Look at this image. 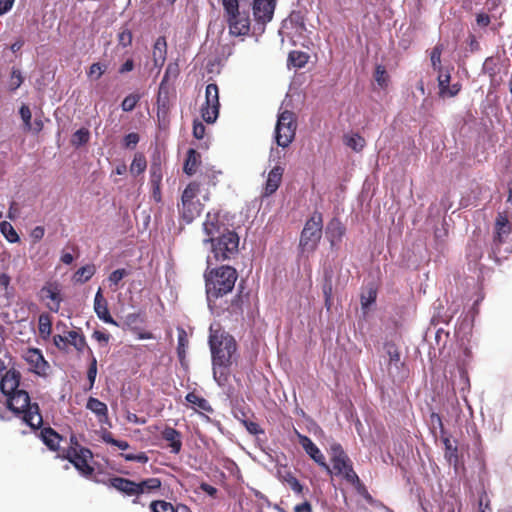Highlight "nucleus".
Listing matches in <instances>:
<instances>
[{
	"label": "nucleus",
	"instance_id": "36",
	"mask_svg": "<svg viewBox=\"0 0 512 512\" xmlns=\"http://www.w3.org/2000/svg\"><path fill=\"white\" fill-rule=\"evenodd\" d=\"M90 140V131L87 128H80L75 131L71 137L72 146L79 148L87 144Z\"/></svg>",
	"mask_w": 512,
	"mask_h": 512
},
{
	"label": "nucleus",
	"instance_id": "51",
	"mask_svg": "<svg viewBox=\"0 0 512 512\" xmlns=\"http://www.w3.org/2000/svg\"><path fill=\"white\" fill-rule=\"evenodd\" d=\"M377 291L373 288L368 289L361 295L362 308H368L372 303L376 301Z\"/></svg>",
	"mask_w": 512,
	"mask_h": 512
},
{
	"label": "nucleus",
	"instance_id": "42",
	"mask_svg": "<svg viewBox=\"0 0 512 512\" xmlns=\"http://www.w3.org/2000/svg\"><path fill=\"white\" fill-rule=\"evenodd\" d=\"M374 79L381 88H386L389 83V75L383 65H377L374 71Z\"/></svg>",
	"mask_w": 512,
	"mask_h": 512
},
{
	"label": "nucleus",
	"instance_id": "15",
	"mask_svg": "<svg viewBox=\"0 0 512 512\" xmlns=\"http://www.w3.org/2000/svg\"><path fill=\"white\" fill-rule=\"evenodd\" d=\"M24 360L29 364L30 370L37 375H45L49 367L42 352L38 348H27L23 354Z\"/></svg>",
	"mask_w": 512,
	"mask_h": 512
},
{
	"label": "nucleus",
	"instance_id": "8",
	"mask_svg": "<svg viewBox=\"0 0 512 512\" xmlns=\"http://www.w3.org/2000/svg\"><path fill=\"white\" fill-rule=\"evenodd\" d=\"M297 128L295 114L285 110L278 115L275 126V140L278 146L288 147L294 140Z\"/></svg>",
	"mask_w": 512,
	"mask_h": 512
},
{
	"label": "nucleus",
	"instance_id": "38",
	"mask_svg": "<svg viewBox=\"0 0 512 512\" xmlns=\"http://www.w3.org/2000/svg\"><path fill=\"white\" fill-rule=\"evenodd\" d=\"M163 178L160 160H153L150 165V185L161 184Z\"/></svg>",
	"mask_w": 512,
	"mask_h": 512
},
{
	"label": "nucleus",
	"instance_id": "19",
	"mask_svg": "<svg viewBox=\"0 0 512 512\" xmlns=\"http://www.w3.org/2000/svg\"><path fill=\"white\" fill-rule=\"evenodd\" d=\"M20 372L15 369H10L6 371L3 375L0 382V390L7 397L16 391H18V387L20 384Z\"/></svg>",
	"mask_w": 512,
	"mask_h": 512
},
{
	"label": "nucleus",
	"instance_id": "63",
	"mask_svg": "<svg viewBox=\"0 0 512 512\" xmlns=\"http://www.w3.org/2000/svg\"><path fill=\"white\" fill-rule=\"evenodd\" d=\"M206 128L202 122L194 121L193 136L197 139H202L205 135Z\"/></svg>",
	"mask_w": 512,
	"mask_h": 512
},
{
	"label": "nucleus",
	"instance_id": "20",
	"mask_svg": "<svg viewBox=\"0 0 512 512\" xmlns=\"http://www.w3.org/2000/svg\"><path fill=\"white\" fill-rule=\"evenodd\" d=\"M107 485L127 496H137V482L123 477H111Z\"/></svg>",
	"mask_w": 512,
	"mask_h": 512
},
{
	"label": "nucleus",
	"instance_id": "48",
	"mask_svg": "<svg viewBox=\"0 0 512 512\" xmlns=\"http://www.w3.org/2000/svg\"><path fill=\"white\" fill-rule=\"evenodd\" d=\"M87 348H88L90 354L93 355L92 350L89 347H87ZM96 376H97V360L94 356H92V359H91V362H90V365H89V368L87 371V378H88V381L90 384L89 389H91L94 386Z\"/></svg>",
	"mask_w": 512,
	"mask_h": 512
},
{
	"label": "nucleus",
	"instance_id": "12",
	"mask_svg": "<svg viewBox=\"0 0 512 512\" xmlns=\"http://www.w3.org/2000/svg\"><path fill=\"white\" fill-rule=\"evenodd\" d=\"M203 231L207 238L203 240V242L210 243L213 241V239L219 237L222 234H225L226 232L230 231V229L227 228L225 223L220 221V217L218 213H207L206 219L203 222Z\"/></svg>",
	"mask_w": 512,
	"mask_h": 512
},
{
	"label": "nucleus",
	"instance_id": "60",
	"mask_svg": "<svg viewBox=\"0 0 512 512\" xmlns=\"http://www.w3.org/2000/svg\"><path fill=\"white\" fill-rule=\"evenodd\" d=\"M68 337L62 335H54L53 343L61 351H67L68 349Z\"/></svg>",
	"mask_w": 512,
	"mask_h": 512
},
{
	"label": "nucleus",
	"instance_id": "44",
	"mask_svg": "<svg viewBox=\"0 0 512 512\" xmlns=\"http://www.w3.org/2000/svg\"><path fill=\"white\" fill-rule=\"evenodd\" d=\"M443 51V45L437 44L431 51L430 59L431 64L434 70H437L438 72L442 71L441 67V54Z\"/></svg>",
	"mask_w": 512,
	"mask_h": 512
},
{
	"label": "nucleus",
	"instance_id": "62",
	"mask_svg": "<svg viewBox=\"0 0 512 512\" xmlns=\"http://www.w3.org/2000/svg\"><path fill=\"white\" fill-rule=\"evenodd\" d=\"M111 335L107 332L101 330H95L92 334V338L95 339L99 343H103L105 345L108 344Z\"/></svg>",
	"mask_w": 512,
	"mask_h": 512
},
{
	"label": "nucleus",
	"instance_id": "50",
	"mask_svg": "<svg viewBox=\"0 0 512 512\" xmlns=\"http://www.w3.org/2000/svg\"><path fill=\"white\" fill-rule=\"evenodd\" d=\"M450 79H451V76H450L449 72H446V73H442V71L440 72V74L438 76V86H439V95L440 96H442V97L445 96V91L448 90Z\"/></svg>",
	"mask_w": 512,
	"mask_h": 512
},
{
	"label": "nucleus",
	"instance_id": "43",
	"mask_svg": "<svg viewBox=\"0 0 512 512\" xmlns=\"http://www.w3.org/2000/svg\"><path fill=\"white\" fill-rule=\"evenodd\" d=\"M140 99L141 95L138 93H131L127 95L121 103L122 110L124 112H131L132 110H134Z\"/></svg>",
	"mask_w": 512,
	"mask_h": 512
},
{
	"label": "nucleus",
	"instance_id": "26",
	"mask_svg": "<svg viewBox=\"0 0 512 512\" xmlns=\"http://www.w3.org/2000/svg\"><path fill=\"white\" fill-rule=\"evenodd\" d=\"M167 54V42L165 37H159L156 39L153 46V61L156 67H160L164 64Z\"/></svg>",
	"mask_w": 512,
	"mask_h": 512
},
{
	"label": "nucleus",
	"instance_id": "23",
	"mask_svg": "<svg viewBox=\"0 0 512 512\" xmlns=\"http://www.w3.org/2000/svg\"><path fill=\"white\" fill-rule=\"evenodd\" d=\"M40 438L43 443L52 451H58L62 436L51 427H44L40 431Z\"/></svg>",
	"mask_w": 512,
	"mask_h": 512
},
{
	"label": "nucleus",
	"instance_id": "31",
	"mask_svg": "<svg viewBox=\"0 0 512 512\" xmlns=\"http://www.w3.org/2000/svg\"><path fill=\"white\" fill-rule=\"evenodd\" d=\"M96 273V267L94 264H87L80 267L74 274V281L77 283H85L89 281Z\"/></svg>",
	"mask_w": 512,
	"mask_h": 512
},
{
	"label": "nucleus",
	"instance_id": "53",
	"mask_svg": "<svg viewBox=\"0 0 512 512\" xmlns=\"http://www.w3.org/2000/svg\"><path fill=\"white\" fill-rule=\"evenodd\" d=\"M187 345H188L187 334L184 329H180L179 333H178V347H177L178 356L180 358L184 357L185 349H186Z\"/></svg>",
	"mask_w": 512,
	"mask_h": 512
},
{
	"label": "nucleus",
	"instance_id": "27",
	"mask_svg": "<svg viewBox=\"0 0 512 512\" xmlns=\"http://www.w3.org/2000/svg\"><path fill=\"white\" fill-rule=\"evenodd\" d=\"M326 233L331 245H334L335 242L341 241L345 234V227L338 219H332L327 225Z\"/></svg>",
	"mask_w": 512,
	"mask_h": 512
},
{
	"label": "nucleus",
	"instance_id": "24",
	"mask_svg": "<svg viewBox=\"0 0 512 512\" xmlns=\"http://www.w3.org/2000/svg\"><path fill=\"white\" fill-rule=\"evenodd\" d=\"M86 408L97 416L100 423H106L108 421V407L99 399L89 397L87 400Z\"/></svg>",
	"mask_w": 512,
	"mask_h": 512
},
{
	"label": "nucleus",
	"instance_id": "18",
	"mask_svg": "<svg viewBox=\"0 0 512 512\" xmlns=\"http://www.w3.org/2000/svg\"><path fill=\"white\" fill-rule=\"evenodd\" d=\"M512 232V225L506 212H499L495 220L494 242L504 243L505 237Z\"/></svg>",
	"mask_w": 512,
	"mask_h": 512
},
{
	"label": "nucleus",
	"instance_id": "16",
	"mask_svg": "<svg viewBox=\"0 0 512 512\" xmlns=\"http://www.w3.org/2000/svg\"><path fill=\"white\" fill-rule=\"evenodd\" d=\"M330 453L331 462L333 464L332 472L335 471L336 475H340L348 468V466L352 465L349 457L340 444L335 443L331 445Z\"/></svg>",
	"mask_w": 512,
	"mask_h": 512
},
{
	"label": "nucleus",
	"instance_id": "45",
	"mask_svg": "<svg viewBox=\"0 0 512 512\" xmlns=\"http://www.w3.org/2000/svg\"><path fill=\"white\" fill-rule=\"evenodd\" d=\"M149 508L151 512H174V505L165 500H154Z\"/></svg>",
	"mask_w": 512,
	"mask_h": 512
},
{
	"label": "nucleus",
	"instance_id": "1",
	"mask_svg": "<svg viewBox=\"0 0 512 512\" xmlns=\"http://www.w3.org/2000/svg\"><path fill=\"white\" fill-rule=\"evenodd\" d=\"M206 297L209 309L220 316L225 311L230 314H241L243 299L241 292L235 295L227 307H221L218 301L232 292L238 279L237 270L229 265L207 268L204 273Z\"/></svg>",
	"mask_w": 512,
	"mask_h": 512
},
{
	"label": "nucleus",
	"instance_id": "46",
	"mask_svg": "<svg viewBox=\"0 0 512 512\" xmlns=\"http://www.w3.org/2000/svg\"><path fill=\"white\" fill-rule=\"evenodd\" d=\"M179 72H180V69H179V65L177 63H175V62L169 63L166 67V70H165V73H164V76H163V79L161 82V86L165 82L175 80L178 77Z\"/></svg>",
	"mask_w": 512,
	"mask_h": 512
},
{
	"label": "nucleus",
	"instance_id": "33",
	"mask_svg": "<svg viewBox=\"0 0 512 512\" xmlns=\"http://www.w3.org/2000/svg\"><path fill=\"white\" fill-rule=\"evenodd\" d=\"M147 168V160L143 153L137 152L134 154V158L130 165L131 174L137 176L142 174Z\"/></svg>",
	"mask_w": 512,
	"mask_h": 512
},
{
	"label": "nucleus",
	"instance_id": "6",
	"mask_svg": "<svg viewBox=\"0 0 512 512\" xmlns=\"http://www.w3.org/2000/svg\"><path fill=\"white\" fill-rule=\"evenodd\" d=\"M322 229L323 216L320 212L315 211L305 222L300 235L299 249L302 253L311 254L317 249L322 237Z\"/></svg>",
	"mask_w": 512,
	"mask_h": 512
},
{
	"label": "nucleus",
	"instance_id": "21",
	"mask_svg": "<svg viewBox=\"0 0 512 512\" xmlns=\"http://www.w3.org/2000/svg\"><path fill=\"white\" fill-rule=\"evenodd\" d=\"M283 173L284 168L280 165H276L270 170L264 187L265 196H270L277 191L282 182Z\"/></svg>",
	"mask_w": 512,
	"mask_h": 512
},
{
	"label": "nucleus",
	"instance_id": "22",
	"mask_svg": "<svg viewBox=\"0 0 512 512\" xmlns=\"http://www.w3.org/2000/svg\"><path fill=\"white\" fill-rule=\"evenodd\" d=\"M162 439L169 443L171 452L178 454L182 448L181 433L172 427H165L161 432Z\"/></svg>",
	"mask_w": 512,
	"mask_h": 512
},
{
	"label": "nucleus",
	"instance_id": "54",
	"mask_svg": "<svg viewBox=\"0 0 512 512\" xmlns=\"http://www.w3.org/2000/svg\"><path fill=\"white\" fill-rule=\"evenodd\" d=\"M340 475H342L346 481H348L349 483H351L353 485H358V486L362 485L360 482V479H359L358 475L356 474V472L354 471L352 465L348 466V468L344 472H342Z\"/></svg>",
	"mask_w": 512,
	"mask_h": 512
},
{
	"label": "nucleus",
	"instance_id": "37",
	"mask_svg": "<svg viewBox=\"0 0 512 512\" xmlns=\"http://www.w3.org/2000/svg\"><path fill=\"white\" fill-rule=\"evenodd\" d=\"M309 59V55L306 52L302 51H291L288 55L289 64L293 65L296 68L304 67Z\"/></svg>",
	"mask_w": 512,
	"mask_h": 512
},
{
	"label": "nucleus",
	"instance_id": "7",
	"mask_svg": "<svg viewBox=\"0 0 512 512\" xmlns=\"http://www.w3.org/2000/svg\"><path fill=\"white\" fill-rule=\"evenodd\" d=\"M239 241L238 234L233 230L213 239L210 244L215 260L223 262L234 259L239 253Z\"/></svg>",
	"mask_w": 512,
	"mask_h": 512
},
{
	"label": "nucleus",
	"instance_id": "4",
	"mask_svg": "<svg viewBox=\"0 0 512 512\" xmlns=\"http://www.w3.org/2000/svg\"><path fill=\"white\" fill-rule=\"evenodd\" d=\"M201 183L191 181L181 195V202L178 203L180 218L187 224L192 223L203 211L204 205L197 199L200 193Z\"/></svg>",
	"mask_w": 512,
	"mask_h": 512
},
{
	"label": "nucleus",
	"instance_id": "49",
	"mask_svg": "<svg viewBox=\"0 0 512 512\" xmlns=\"http://www.w3.org/2000/svg\"><path fill=\"white\" fill-rule=\"evenodd\" d=\"M285 482L287 483V485L291 488V490H293L295 493L297 494H302L303 493V490H304V487L303 485L300 483V481L294 476L292 475L291 473L287 474L286 477H285Z\"/></svg>",
	"mask_w": 512,
	"mask_h": 512
},
{
	"label": "nucleus",
	"instance_id": "61",
	"mask_svg": "<svg viewBox=\"0 0 512 512\" xmlns=\"http://www.w3.org/2000/svg\"><path fill=\"white\" fill-rule=\"evenodd\" d=\"M490 500L486 492H483L479 497V512H491Z\"/></svg>",
	"mask_w": 512,
	"mask_h": 512
},
{
	"label": "nucleus",
	"instance_id": "39",
	"mask_svg": "<svg viewBox=\"0 0 512 512\" xmlns=\"http://www.w3.org/2000/svg\"><path fill=\"white\" fill-rule=\"evenodd\" d=\"M387 353L389 356L388 371L389 373H391L393 367H395V369L398 370L400 366L403 365V363L401 362L400 359V352L394 345L388 346Z\"/></svg>",
	"mask_w": 512,
	"mask_h": 512
},
{
	"label": "nucleus",
	"instance_id": "34",
	"mask_svg": "<svg viewBox=\"0 0 512 512\" xmlns=\"http://www.w3.org/2000/svg\"><path fill=\"white\" fill-rule=\"evenodd\" d=\"M443 443L445 446L444 456L446 460L449 462V464H453L456 467L459 461L457 446L452 445L448 437L443 439Z\"/></svg>",
	"mask_w": 512,
	"mask_h": 512
},
{
	"label": "nucleus",
	"instance_id": "57",
	"mask_svg": "<svg viewBox=\"0 0 512 512\" xmlns=\"http://www.w3.org/2000/svg\"><path fill=\"white\" fill-rule=\"evenodd\" d=\"M20 117L24 123V128L30 127L32 113L28 105L22 104L19 109Z\"/></svg>",
	"mask_w": 512,
	"mask_h": 512
},
{
	"label": "nucleus",
	"instance_id": "35",
	"mask_svg": "<svg viewBox=\"0 0 512 512\" xmlns=\"http://www.w3.org/2000/svg\"><path fill=\"white\" fill-rule=\"evenodd\" d=\"M344 143L346 144V146H348L349 148L356 152H360L366 145L364 137H362L358 133L345 135Z\"/></svg>",
	"mask_w": 512,
	"mask_h": 512
},
{
	"label": "nucleus",
	"instance_id": "32",
	"mask_svg": "<svg viewBox=\"0 0 512 512\" xmlns=\"http://www.w3.org/2000/svg\"><path fill=\"white\" fill-rule=\"evenodd\" d=\"M185 399L188 403L196 406L197 408H199L205 412L210 413L213 411L210 403L205 398L201 397L200 395H198L195 392H189L186 395Z\"/></svg>",
	"mask_w": 512,
	"mask_h": 512
},
{
	"label": "nucleus",
	"instance_id": "3",
	"mask_svg": "<svg viewBox=\"0 0 512 512\" xmlns=\"http://www.w3.org/2000/svg\"><path fill=\"white\" fill-rule=\"evenodd\" d=\"M7 408L17 416L21 415L32 430L39 429L43 424L38 403H32L28 392L23 389L7 396Z\"/></svg>",
	"mask_w": 512,
	"mask_h": 512
},
{
	"label": "nucleus",
	"instance_id": "64",
	"mask_svg": "<svg viewBox=\"0 0 512 512\" xmlns=\"http://www.w3.org/2000/svg\"><path fill=\"white\" fill-rule=\"evenodd\" d=\"M43 121L41 119H35L34 122L30 123V127H27L26 130L33 132L34 134H38L43 129Z\"/></svg>",
	"mask_w": 512,
	"mask_h": 512
},
{
	"label": "nucleus",
	"instance_id": "5",
	"mask_svg": "<svg viewBox=\"0 0 512 512\" xmlns=\"http://www.w3.org/2000/svg\"><path fill=\"white\" fill-rule=\"evenodd\" d=\"M224 17L233 36H245L250 32V17L240 12L238 0H222Z\"/></svg>",
	"mask_w": 512,
	"mask_h": 512
},
{
	"label": "nucleus",
	"instance_id": "13",
	"mask_svg": "<svg viewBox=\"0 0 512 512\" xmlns=\"http://www.w3.org/2000/svg\"><path fill=\"white\" fill-rule=\"evenodd\" d=\"M39 297L42 301H48L46 306L50 311L55 313L59 311L62 302V296L59 285L57 283L49 282L44 285L39 292Z\"/></svg>",
	"mask_w": 512,
	"mask_h": 512
},
{
	"label": "nucleus",
	"instance_id": "17",
	"mask_svg": "<svg viewBox=\"0 0 512 512\" xmlns=\"http://www.w3.org/2000/svg\"><path fill=\"white\" fill-rule=\"evenodd\" d=\"M94 311L97 315V317L104 321L107 324H112L117 326V322L114 320V318L111 316L108 308V302L103 296L102 289L99 288L95 294L94 298Z\"/></svg>",
	"mask_w": 512,
	"mask_h": 512
},
{
	"label": "nucleus",
	"instance_id": "59",
	"mask_svg": "<svg viewBox=\"0 0 512 512\" xmlns=\"http://www.w3.org/2000/svg\"><path fill=\"white\" fill-rule=\"evenodd\" d=\"M140 140V137L137 133L131 132L127 134L123 139V144L126 148H135Z\"/></svg>",
	"mask_w": 512,
	"mask_h": 512
},
{
	"label": "nucleus",
	"instance_id": "55",
	"mask_svg": "<svg viewBox=\"0 0 512 512\" xmlns=\"http://www.w3.org/2000/svg\"><path fill=\"white\" fill-rule=\"evenodd\" d=\"M128 271L124 268L114 270L108 277L111 285L118 286L119 282L128 275Z\"/></svg>",
	"mask_w": 512,
	"mask_h": 512
},
{
	"label": "nucleus",
	"instance_id": "29",
	"mask_svg": "<svg viewBox=\"0 0 512 512\" xmlns=\"http://www.w3.org/2000/svg\"><path fill=\"white\" fill-rule=\"evenodd\" d=\"M68 346H73L79 353H82L87 347L85 336L76 330H70L67 332Z\"/></svg>",
	"mask_w": 512,
	"mask_h": 512
},
{
	"label": "nucleus",
	"instance_id": "58",
	"mask_svg": "<svg viewBox=\"0 0 512 512\" xmlns=\"http://www.w3.org/2000/svg\"><path fill=\"white\" fill-rule=\"evenodd\" d=\"M243 425L247 429V431L252 435L263 434L264 430L259 426L258 423L250 421V420H242Z\"/></svg>",
	"mask_w": 512,
	"mask_h": 512
},
{
	"label": "nucleus",
	"instance_id": "56",
	"mask_svg": "<svg viewBox=\"0 0 512 512\" xmlns=\"http://www.w3.org/2000/svg\"><path fill=\"white\" fill-rule=\"evenodd\" d=\"M132 39H133L132 32L129 29H123L118 34V42H119V45H121L122 47L130 46L132 43Z\"/></svg>",
	"mask_w": 512,
	"mask_h": 512
},
{
	"label": "nucleus",
	"instance_id": "10",
	"mask_svg": "<svg viewBox=\"0 0 512 512\" xmlns=\"http://www.w3.org/2000/svg\"><path fill=\"white\" fill-rule=\"evenodd\" d=\"M219 89L215 83H210L205 90V103L201 108V116L207 123H214L219 115Z\"/></svg>",
	"mask_w": 512,
	"mask_h": 512
},
{
	"label": "nucleus",
	"instance_id": "14",
	"mask_svg": "<svg viewBox=\"0 0 512 512\" xmlns=\"http://www.w3.org/2000/svg\"><path fill=\"white\" fill-rule=\"evenodd\" d=\"M276 3L274 0H254L252 9L257 24L265 26L274 15Z\"/></svg>",
	"mask_w": 512,
	"mask_h": 512
},
{
	"label": "nucleus",
	"instance_id": "30",
	"mask_svg": "<svg viewBox=\"0 0 512 512\" xmlns=\"http://www.w3.org/2000/svg\"><path fill=\"white\" fill-rule=\"evenodd\" d=\"M38 330L40 336L47 340L52 332V319L48 313H42L38 318Z\"/></svg>",
	"mask_w": 512,
	"mask_h": 512
},
{
	"label": "nucleus",
	"instance_id": "2",
	"mask_svg": "<svg viewBox=\"0 0 512 512\" xmlns=\"http://www.w3.org/2000/svg\"><path fill=\"white\" fill-rule=\"evenodd\" d=\"M209 346L213 362V375H217L218 369L229 368L236 356L237 343L232 335L220 327H210Z\"/></svg>",
	"mask_w": 512,
	"mask_h": 512
},
{
	"label": "nucleus",
	"instance_id": "28",
	"mask_svg": "<svg viewBox=\"0 0 512 512\" xmlns=\"http://www.w3.org/2000/svg\"><path fill=\"white\" fill-rule=\"evenodd\" d=\"M162 482L159 478L152 477L137 483V497L141 494L153 493L161 488Z\"/></svg>",
	"mask_w": 512,
	"mask_h": 512
},
{
	"label": "nucleus",
	"instance_id": "52",
	"mask_svg": "<svg viewBox=\"0 0 512 512\" xmlns=\"http://www.w3.org/2000/svg\"><path fill=\"white\" fill-rule=\"evenodd\" d=\"M103 440L113 446L118 447L120 450H127L130 445L127 441L115 439L111 433H107L103 436Z\"/></svg>",
	"mask_w": 512,
	"mask_h": 512
},
{
	"label": "nucleus",
	"instance_id": "40",
	"mask_svg": "<svg viewBox=\"0 0 512 512\" xmlns=\"http://www.w3.org/2000/svg\"><path fill=\"white\" fill-rule=\"evenodd\" d=\"M24 82V77L20 69L12 67L10 80L8 83V90L11 92L16 91Z\"/></svg>",
	"mask_w": 512,
	"mask_h": 512
},
{
	"label": "nucleus",
	"instance_id": "25",
	"mask_svg": "<svg viewBox=\"0 0 512 512\" xmlns=\"http://www.w3.org/2000/svg\"><path fill=\"white\" fill-rule=\"evenodd\" d=\"M201 164V155L199 152H197L195 149L190 148L187 151V156L184 162L183 171L189 175L192 176L196 173L199 165Z\"/></svg>",
	"mask_w": 512,
	"mask_h": 512
},
{
	"label": "nucleus",
	"instance_id": "41",
	"mask_svg": "<svg viewBox=\"0 0 512 512\" xmlns=\"http://www.w3.org/2000/svg\"><path fill=\"white\" fill-rule=\"evenodd\" d=\"M0 231L10 243H16L19 241V235L9 222L2 221L0 223Z\"/></svg>",
	"mask_w": 512,
	"mask_h": 512
},
{
	"label": "nucleus",
	"instance_id": "9",
	"mask_svg": "<svg viewBox=\"0 0 512 512\" xmlns=\"http://www.w3.org/2000/svg\"><path fill=\"white\" fill-rule=\"evenodd\" d=\"M61 457L73 464L85 477H90L94 472V468L88 463L89 459L92 458V452L88 448L69 446L63 450Z\"/></svg>",
	"mask_w": 512,
	"mask_h": 512
},
{
	"label": "nucleus",
	"instance_id": "11",
	"mask_svg": "<svg viewBox=\"0 0 512 512\" xmlns=\"http://www.w3.org/2000/svg\"><path fill=\"white\" fill-rule=\"evenodd\" d=\"M295 434L297 436L299 444L305 450V452L309 455V457L317 463L322 469H324L329 475L332 474V469L327 464L325 456L320 451V449L316 446V444L306 435L301 434L298 430L295 429Z\"/></svg>",
	"mask_w": 512,
	"mask_h": 512
},
{
	"label": "nucleus",
	"instance_id": "47",
	"mask_svg": "<svg viewBox=\"0 0 512 512\" xmlns=\"http://www.w3.org/2000/svg\"><path fill=\"white\" fill-rule=\"evenodd\" d=\"M106 71L107 65L100 62H96L89 67V70L87 71V76L89 78L98 80Z\"/></svg>",
	"mask_w": 512,
	"mask_h": 512
}]
</instances>
